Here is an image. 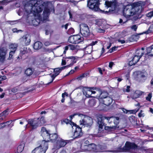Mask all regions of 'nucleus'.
Segmentation results:
<instances>
[{
	"label": "nucleus",
	"mask_w": 153,
	"mask_h": 153,
	"mask_svg": "<svg viewBox=\"0 0 153 153\" xmlns=\"http://www.w3.org/2000/svg\"><path fill=\"white\" fill-rule=\"evenodd\" d=\"M140 4L138 2L134 3L131 5L126 6L123 10V14L124 16L128 17L135 14H138L140 10Z\"/></svg>",
	"instance_id": "nucleus-1"
},
{
	"label": "nucleus",
	"mask_w": 153,
	"mask_h": 153,
	"mask_svg": "<svg viewBox=\"0 0 153 153\" xmlns=\"http://www.w3.org/2000/svg\"><path fill=\"white\" fill-rule=\"evenodd\" d=\"M27 124H26L25 128H31V130L36 129L38 127L43 126L46 122L44 117L42 116L40 118H38L37 120H35L34 119H30L27 121Z\"/></svg>",
	"instance_id": "nucleus-2"
},
{
	"label": "nucleus",
	"mask_w": 153,
	"mask_h": 153,
	"mask_svg": "<svg viewBox=\"0 0 153 153\" xmlns=\"http://www.w3.org/2000/svg\"><path fill=\"white\" fill-rule=\"evenodd\" d=\"M41 135L43 139L52 143H56L59 137V136L56 133L51 134L50 130H47L46 128L45 127H42L41 128Z\"/></svg>",
	"instance_id": "nucleus-3"
},
{
	"label": "nucleus",
	"mask_w": 153,
	"mask_h": 153,
	"mask_svg": "<svg viewBox=\"0 0 153 153\" xmlns=\"http://www.w3.org/2000/svg\"><path fill=\"white\" fill-rule=\"evenodd\" d=\"M138 146L134 143H131L129 141H126L125 146L122 148L121 146L115 148L114 150L112 151L113 152H128L132 150L137 149Z\"/></svg>",
	"instance_id": "nucleus-4"
},
{
	"label": "nucleus",
	"mask_w": 153,
	"mask_h": 153,
	"mask_svg": "<svg viewBox=\"0 0 153 153\" xmlns=\"http://www.w3.org/2000/svg\"><path fill=\"white\" fill-rule=\"evenodd\" d=\"M42 7V6L41 5H39L37 3L34 4L32 6V10L33 12L34 15V16H37L39 17L38 18L34 19L32 21V23L33 26H37L40 23V19H41L42 18L39 13L43 10V8Z\"/></svg>",
	"instance_id": "nucleus-5"
},
{
	"label": "nucleus",
	"mask_w": 153,
	"mask_h": 153,
	"mask_svg": "<svg viewBox=\"0 0 153 153\" xmlns=\"http://www.w3.org/2000/svg\"><path fill=\"white\" fill-rule=\"evenodd\" d=\"M117 3L115 1H105V7L107 8L110 7L108 11L104 10H100V13L107 14H110L114 13L116 10L117 6Z\"/></svg>",
	"instance_id": "nucleus-6"
},
{
	"label": "nucleus",
	"mask_w": 153,
	"mask_h": 153,
	"mask_svg": "<svg viewBox=\"0 0 153 153\" xmlns=\"http://www.w3.org/2000/svg\"><path fill=\"white\" fill-rule=\"evenodd\" d=\"M96 122L97 125L98 126L99 129H103V126H105L104 129L107 131H110L111 129H114L116 128L114 127L113 125H109V126H106V124L104 122V117L101 115L98 116L97 117Z\"/></svg>",
	"instance_id": "nucleus-7"
},
{
	"label": "nucleus",
	"mask_w": 153,
	"mask_h": 153,
	"mask_svg": "<svg viewBox=\"0 0 153 153\" xmlns=\"http://www.w3.org/2000/svg\"><path fill=\"white\" fill-rule=\"evenodd\" d=\"M107 94L105 92H101L99 96L100 101L105 105L108 106L111 105L113 101L112 98L107 96L105 94Z\"/></svg>",
	"instance_id": "nucleus-8"
},
{
	"label": "nucleus",
	"mask_w": 153,
	"mask_h": 153,
	"mask_svg": "<svg viewBox=\"0 0 153 153\" xmlns=\"http://www.w3.org/2000/svg\"><path fill=\"white\" fill-rule=\"evenodd\" d=\"M107 119L109 125H113L114 127L116 128H118L117 126L119 123L120 118L118 117L112 116L110 117H104Z\"/></svg>",
	"instance_id": "nucleus-9"
},
{
	"label": "nucleus",
	"mask_w": 153,
	"mask_h": 153,
	"mask_svg": "<svg viewBox=\"0 0 153 153\" xmlns=\"http://www.w3.org/2000/svg\"><path fill=\"white\" fill-rule=\"evenodd\" d=\"M70 124L71 126L72 127L73 126H74L75 127V129L74 134V138H79L82 137L83 135L82 128L72 121H70Z\"/></svg>",
	"instance_id": "nucleus-10"
},
{
	"label": "nucleus",
	"mask_w": 153,
	"mask_h": 153,
	"mask_svg": "<svg viewBox=\"0 0 153 153\" xmlns=\"http://www.w3.org/2000/svg\"><path fill=\"white\" fill-rule=\"evenodd\" d=\"M93 120L91 117H88L86 119H82L79 121L80 126L82 125L85 127H90L93 124Z\"/></svg>",
	"instance_id": "nucleus-11"
},
{
	"label": "nucleus",
	"mask_w": 153,
	"mask_h": 153,
	"mask_svg": "<svg viewBox=\"0 0 153 153\" xmlns=\"http://www.w3.org/2000/svg\"><path fill=\"white\" fill-rule=\"evenodd\" d=\"M83 38L80 35H71L68 38V41L72 44H78L83 41Z\"/></svg>",
	"instance_id": "nucleus-12"
},
{
	"label": "nucleus",
	"mask_w": 153,
	"mask_h": 153,
	"mask_svg": "<svg viewBox=\"0 0 153 153\" xmlns=\"http://www.w3.org/2000/svg\"><path fill=\"white\" fill-rule=\"evenodd\" d=\"M81 27L80 28V32L83 36L87 37L90 35V33L88 26L86 24H81Z\"/></svg>",
	"instance_id": "nucleus-13"
},
{
	"label": "nucleus",
	"mask_w": 153,
	"mask_h": 153,
	"mask_svg": "<svg viewBox=\"0 0 153 153\" xmlns=\"http://www.w3.org/2000/svg\"><path fill=\"white\" fill-rule=\"evenodd\" d=\"M69 142V140H65L59 137L56 143V148L59 149L62 147H64Z\"/></svg>",
	"instance_id": "nucleus-14"
},
{
	"label": "nucleus",
	"mask_w": 153,
	"mask_h": 153,
	"mask_svg": "<svg viewBox=\"0 0 153 153\" xmlns=\"http://www.w3.org/2000/svg\"><path fill=\"white\" fill-rule=\"evenodd\" d=\"M67 65L70 67L72 66L74 64L76 63L77 59L75 56H70L66 57Z\"/></svg>",
	"instance_id": "nucleus-15"
},
{
	"label": "nucleus",
	"mask_w": 153,
	"mask_h": 153,
	"mask_svg": "<svg viewBox=\"0 0 153 153\" xmlns=\"http://www.w3.org/2000/svg\"><path fill=\"white\" fill-rule=\"evenodd\" d=\"M19 40L22 44L24 45L25 46L29 45L31 42L30 38L28 37L27 35H24L20 38Z\"/></svg>",
	"instance_id": "nucleus-16"
},
{
	"label": "nucleus",
	"mask_w": 153,
	"mask_h": 153,
	"mask_svg": "<svg viewBox=\"0 0 153 153\" xmlns=\"http://www.w3.org/2000/svg\"><path fill=\"white\" fill-rule=\"evenodd\" d=\"M96 149V152H112V151H113V150H107V146L104 143L102 145L99 144L97 145Z\"/></svg>",
	"instance_id": "nucleus-17"
},
{
	"label": "nucleus",
	"mask_w": 153,
	"mask_h": 153,
	"mask_svg": "<svg viewBox=\"0 0 153 153\" xmlns=\"http://www.w3.org/2000/svg\"><path fill=\"white\" fill-rule=\"evenodd\" d=\"M28 51L26 47H24L21 48L20 50V52L19 53V56L22 59H25L28 56L27 54Z\"/></svg>",
	"instance_id": "nucleus-18"
},
{
	"label": "nucleus",
	"mask_w": 153,
	"mask_h": 153,
	"mask_svg": "<svg viewBox=\"0 0 153 153\" xmlns=\"http://www.w3.org/2000/svg\"><path fill=\"white\" fill-rule=\"evenodd\" d=\"M140 59V57L134 55L132 57L131 60L129 62L128 65L130 66L135 65L139 61Z\"/></svg>",
	"instance_id": "nucleus-19"
},
{
	"label": "nucleus",
	"mask_w": 153,
	"mask_h": 153,
	"mask_svg": "<svg viewBox=\"0 0 153 153\" xmlns=\"http://www.w3.org/2000/svg\"><path fill=\"white\" fill-rule=\"evenodd\" d=\"M49 142V141H47V140L43 139V140H42L41 144L39 146V147H40L42 150H43L45 153L48 148V142Z\"/></svg>",
	"instance_id": "nucleus-20"
},
{
	"label": "nucleus",
	"mask_w": 153,
	"mask_h": 153,
	"mask_svg": "<svg viewBox=\"0 0 153 153\" xmlns=\"http://www.w3.org/2000/svg\"><path fill=\"white\" fill-rule=\"evenodd\" d=\"M86 89H83V93L86 97L90 98L92 97L91 96V90H94V87L87 88L85 87Z\"/></svg>",
	"instance_id": "nucleus-21"
},
{
	"label": "nucleus",
	"mask_w": 153,
	"mask_h": 153,
	"mask_svg": "<svg viewBox=\"0 0 153 153\" xmlns=\"http://www.w3.org/2000/svg\"><path fill=\"white\" fill-rule=\"evenodd\" d=\"M7 51L4 48H0V62H3L6 57Z\"/></svg>",
	"instance_id": "nucleus-22"
},
{
	"label": "nucleus",
	"mask_w": 153,
	"mask_h": 153,
	"mask_svg": "<svg viewBox=\"0 0 153 153\" xmlns=\"http://www.w3.org/2000/svg\"><path fill=\"white\" fill-rule=\"evenodd\" d=\"M90 143L89 141L86 140V139L83 140L82 141V150L84 151H86L87 147L89 145Z\"/></svg>",
	"instance_id": "nucleus-23"
},
{
	"label": "nucleus",
	"mask_w": 153,
	"mask_h": 153,
	"mask_svg": "<svg viewBox=\"0 0 153 153\" xmlns=\"http://www.w3.org/2000/svg\"><path fill=\"white\" fill-rule=\"evenodd\" d=\"M87 147L86 151H91L96 152L97 145L94 143H91Z\"/></svg>",
	"instance_id": "nucleus-24"
},
{
	"label": "nucleus",
	"mask_w": 153,
	"mask_h": 153,
	"mask_svg": "<svg viewBox=\"0 0 153 153\" xmlns=\"http://www.w3.org/2000/svg\"><path fill=\"white\" fill-rule=\"evenodd\" d=\"M89 72H85L77 77L76 79L78 81L81 80L84 78L89 77Z\"/></svg>",
	"instance_id": "nucleus-25"
},
{
	"label": "nucleus",
	"mask_w": 153,
	"mask_h": 153,
	"mask_svg": "<svg viewBox=\"0 0 153 153\" xmlns=\"http://www.w3.org/2000/svg\"><path fill=\"white\" fill-rule=\"evenodd\" d=\"M74 148L75 149L76 152L81 151L82 150V146L81 143L76 142L75 143Z\"/></svg>",
	"instance_id": "nucleus-26"
},
{
	"label": "nucleus",
	"mask_w": 153,
	"mask_h": 153,
	"mask_svg": "<svg viewBox=\"0 0 153 153\" xmlns=\"http://www.w3.org/2000/svg\"><path fill=\"white\" fill-rule=\"evenodd\" d=\"M34 71V69L32 68H28L25 70V74L27 76H30L33 74Z\"/></svg>",
	"instance_id": "nucleus-27"
},
{
	"label": "nucleus",
	"mask_w": 153,
	"mask_h": 153,
	"mask_svg": "<svg viewBox=\"0 0 153 153\" xmlns=\"http://www.w3.org/2000/svg\"><path fill=\"white\" fill-rule=\"evenodd\" d=\"M50 12L49 9L47 8L44 9L42 14L43 20H46L48 17L49 14Z\"/></svg>",
	"instance_id": "nucleus-28"
},
{
	"label": "nucleus",
	"mask_w": 153,
	"mask_h": 153,
	"mask_svg": "<svg viewBox=\"0 0 153 153\" xmlns=\"http://www.w3.org/2000/svg\"><path fill=\"white\" fill-rule=\"evenodd\" d=\"M43 45L42 43L39 41L36 42L33 45V48L35 50H39L41 48Z\"/></svg>",
	"instance_id": "nucleus-29"
},
{
	"label": "nucleus",
	"mask_w": 153,
	"mask_h": 153,
	"mask_svg": "<svg viewBox=\"0 0 153 153\" xmlns=\"http://www.w3.org/2000/svg\"><path fill=\"white\" fill-rule=\"evenodd\" d=\"M123 109V111L124 112V113L127 114L128 113H129L130 114H135L139 110L140 108H138L137 109H135L134 110H128L125 109L124 108H122Z\"/></svg>",
	"instance_id": "nucleus-30"
},
{
	"label": "nucleus",
	"mask_w": 153,
	"mask_h": 153,
	"mask_svg": "<svg viewBox=\"0 0 153 153\" xmlns=\"http://www.w3.org/2000/svg\"><path fill=\"white\" fill-rule=\"evenodd\" d=\"M8 110L6 109L1 112L0 114V120H3L7 116V115L8 114Z\"/></svg>",
	"instance_id": "nucleus-31"
},
{
	"label": "nucleus",
	"mask_w": 153,
	"mask_h": 153,
	"mask_svg": "<svg viewBox=\"0 0 153 153\" xmlns=\"http://www.w3.org/2000/svg\"><path fill=\"white\" fill-rule=\"evenodd\" d=\"M18 45L17 44L15 43L11 44L9 46V48L11 51L15 52L17 49Z\"/></svg>",
	"instance_id": "nucleus-32"
},
{
	"label": "nucleus",
	"mask_w": 153,
	"mask_h": 153,
	"mask_svg": "<svg viewBox=\"0 0 153 153\" xmlns=\"http://www.w3.org/2000/svg\"><path fill=\"white\" fill-rule=\"evenodd\" d=\"M32 153H45L40 147L38 146L32 152Z\"/></svg>",
	"instance_id": "nucleus-33"
},
{
	"label": "nucleus",
	"mask_w": 153,
	"mask_h": 153,
	"mask_svg": "<svg viewBox=\"0 0 153 153\" xmlns=\"http://www.w3.org/2000/svg\"><path fill=\"white\" fill-rule=\"evenodd\" d=\"M93 50V47L90 46L89 45L87 46L85 48L84 50L85 52L87 54H90Z\"/></svg>",
	"instance_id": "nucleus-34"
},
{
	"label": "nucleus",
	"mask_w": 153,
	"mask_h": 153,
	"mask_svg": "<svg viewBox=\"0 0 153 153\" xmlns=\"http://www.w3.org/2000/svg\"><path fill=\"white\" fill-rule=\"evenodd\" d=\"M144 54L143 52L141 50L137 49L135 52V55L139 56V57H140L141 58L143 55Z\"/></svg>",
	"instance_id": "nucleus-35"
},
{
	"label": "nucleus",
	"mask_w": 153,
	"mask_h": 153,
	"mask_svg": "<svg viewBox=\"0 0 153 153\" xmlns=\"http://www.w3.org/2000/svg\"><path fill=\"white\" fill-rule=\"evenodd\" d=\"M24 148V144H21L19 145L17 148V151L19 153H22L23 151Z\"/></svg>",
	"instance_id": "nucleus-36"
},
{
	"label": "nucleus",
	"mask_w": 153,
	"mask_h": 153,
	"mask_svg": "<svg viewBox=\"0 0 153 153\" xmlns=\"http://www.w3.org/2000/svg\"><path fill=\"white\" fill-rule=\"evenodd\" d=\"M97 69L99 73L101 75L103 74V71H105V69L104 67L102 68L100 67H98L97 68Z\"/></svg>",
	"instance_id": "nucleus-37"
},
{
	"label": "nucleus",
	"mask_w": 153,
	"mask_h": 153,
	"mask_svg": "<svg viewBox=\"0 0 153 153\" xmlns=\"http://www.w3.org/2000/svg\"><path fill=\"white\" fill-rule=\"evenodd\" d=\"M67 59L66 56H64L63 57V59H62L61 63V65H65L67 64V62L66 61Z\"/></svg>",
	"instance_id": "nucleus-38"
},
{
	"label": "nucleus",
	"mask_w": 153,
	"mask_h": 153,
	"mask_svg": "<svg viewBox=\"0 0 153 153\" xmlns=\"http://www.w3.org/2000/svg\"><path fill=\"white\" fill-rule=\"evenodd\" d=\"M74 32V30L72 28H71L68 29L67 33L68 34L71 35Z\"/></svg>",
	"instance_id": "nucleus-39"
},
{
	"label": "nucleus",
	"mask_w": 153,
	"mask_h": 153,
	"mask_svg": "<svg viewBox=\"0 0 153 153\" xmlns=\"http://www.w3.org/2000/svg\"><path fill=\"white\" fill-rule=\"evenodd\" d=\"M61 72V71L59 68H55L54 70V74L57 75H58Z\"/></svg>",
	"instance_id": "nucleus-40"
},
{
	"label": "nucleus",
	"mask_w": 153,
	"mask_h": 153,
	"mask_svg": "<svg viewBox=\"0 0 153 153\" xmlns=\"http://www.w3.org/2000/svg\"><path fill=\"white\" fill-rule=\"evenodd\" d=\"M117 48V47L115 46L112 47L109 50L108 53H111L113 51H116Z\"/></svg>",
	"instance_id": "nucleus-41"
},
{
	"label": "nucleus",
	"mask_w": 153,
	"mask_h": 153,
	"mask_svg": "<svg viewBox=\"0 0 153 153\" xmlns=\"http://www.w3.org/2000/svg\"><path fill=\"white\" fill-rule=\"evenodd\" d=\"M61 122L62 123H65L67 124H68L70 122L69 120L68 119H62L61 120Z\"/></svg>",
	"instance_id": "nucleus-42"
},
{
	"label": "nucleus",
	"mask_w": 153,
	"mask_h": 153,
	"mask_svg": "<svg viewBox=\"0 0 153 153\" xmlns=\"http://www.w3.org/2000/svg\"><path fill=\"white\" fill-rule=\"evenodd\" d=\"M152 97V94L151 93H149L148 96L146 97V100L150 102L151 101V98Z\"/></svg>",
	"instance_id": "nucleus-43"
},
{
	"label": "nucleus",
	"mask_w": 153,
	"mask_h": 153,
	"mask_svg": "<svg viewBox=\"0 0 153 153\" xmlns=\"http://www.w3.org/2000/svg\"><path fill=\"white\" fill-rule=\"evenodd\" d=\"M57 75H56V74H53L51 76V77L52 78V79L51 80V81L50 82H49L48 83V84H49L51 83L53 81V80H54V79L57 76Z\"/></svg>",
	"instance_id": "nucleus-44"
},
{
	"label": "nucleus",
	"mask_w": 153,
	"mask_h": 153,
	"mask_svg": "<svg viewBox=\"0 0 153 153\" xmlns=\"http://www.w3.org/2000/svg\"><path fill=\"white\" fill-rule=\"evenodd\" d=\"M98 42V41L95 40V41H92V42L91 43L89 44L90 46H91L93 47V46H94Z\"/></svg>",
	"instance_id": "nucleus-45"
},
{
	"label": "nucleus",
	"mask_w": 153,
	"mask_h": 153,
	"mask_svg": "<svg viewBox=\"0 0 153 153\" xmlns=\"http://www.w3.org/2000/svg\"><path fill=\"white\" fill-rule=\"evenodd\" d=\"M68 46L70 49L71 50H73L76 49V47L74 45L70 44L68 45Z\"/></svg>",
	"instance_id": "nucleus-46"
},
{
	"label": "nucleus",
	"mask_w": 153,
	"mask_h": 153,
	"mask_svg": "<svg viewBox=\"0 0 153 153\" xmlns=\"http://www.w3.org/2000/svg\"><path fill=\"white\" fill-rule=\"evenodd\" d=\"M10 1V0H4L2 1H0V4H5Z\"/></svg>",
	"instance_id": "nucleus-47"
},
{
	"label": "nucleus",
	"mask_w": 153,
	"mask_h": 153,
	"mask_svg": "<svg viewBox=\"0 0 153 153\" xmlns=\"http://www.w3.org/2000/svg\"><path fill=\"white\" fill-rule=\"evenodd\" d=\"M97 31L100 33H104L105 32V30L104 29H102L100 28H98Z\"/></svg>",
	"instance_id": "nucleus-48"
},
{
	"label": "nucleus",
	"mask_w": 153,
	"mask_h": 153,
	"mask_svg": "<svg viewBox=\"0 0 153 153\" xmlns=\"http://www.w3.org/2000/svg\"><path fill=\"white\" fill-rule=\"evenodd\" d=\"M15 52H14L13 51H10L9 53V55L8 57V59H11L12 58L13 56V54H14Z\"/></svg>",
	"instance_id": "nucleus-49"
},
{
	"label": "nucleus",
	"mask_w": 153,
	"mask_h": 153,
	"mask_svg": "<svg viewBox=\"0 0 153 153\" xmlns=\"http://www.w3.org/2000/svg\"><path fill=\"white\" fill-rule=\"evenodd\" d=\"M18 90V87H16L11 89V91L12 92L15 93L17 92Z\"/></svg>",
	"instance_id": "nucleus-50"
},
{
	"label": "nucleus",
	"mask_w": 153,
	"mask_h": 153,
	"mask_svg": "<svg viewBox=\"0 0 153 153\" xmlns=\"http://www.w3.org/2000/svg\"><path fill=\"white\" fill-rule=\"evenodd\" d=\"M143 112V111L142 110H141L140 111V112L138 114V116L139 117H144V114L142 113Z\"/></svg>",
	"instance_id": "nucleus-51"
},
{
	"label": "nucleus",
	"mask_w": 153,
	"mask_h": 153,
	"mask_svg": "<svg viewBox=\"0 0 153 153\" xmlns=\"http://www.w3.org/2000/svg\"><path fill=\"white\" fill-rule=\"evenodd\" d=\"M6 126V125L5 124L4 122H3L0 124V129L3 128Z\"/></svg>",
	"instance_id": "nucleus-52"
},
{
	"label": "nucleus",
	"mask_w": 153,
	"mask_h": 153,
	"mask_svg": "<svg viewBox=\"0 0 153 153\" xmlns=\"http://www.w3.org/2000/svg\"><path fill=\"white\" fill-rule=\"evenodd\" d=\"M137 28V26L136 25H133L131 27V29L134 31H136Z\"/></svg>",
	"instance_id": "nucleus-53"
},
{
	"label": "nucleus",
	"mask_w": 153,
	"mask_h": 153,
	"mask_svg": "<svg viewBox=\"0 0 153 153\" xmlns=\"http://www.w3.org/2000/svg\"><path fill=\"white\" fill-rule=\"evenodd\" d=\"M147 16L149 17H151L153 16V11L150 12L147 14Z\"/></svg>",
	"instance_id": "nucleus-54"
},
{
	"label": "nucleus",
	"mask_w": 153,
	"mask_h": 153,
	"mask_svg": "<svg viewBox=\"0 0 153 153\" xmlns=\"http://www.w3.org/2000/svg\"><path fill=\"white\" fill-rule=\"evenodd\" d=\"M69 67L68 66V65H67L66 66H65L62 67H61L59 68V69H60V70L61 71L62 70H63L65 68H68Z\"/></svg>",
	"instance_id": "nucleus-55"
},
{
	"label": "nucleus",
	"mask_w": 153,
	"mask_h": 153,
	"mask_svg": "<svg viewBox=\"0 0 153 153\" xmlns=\"http://www.w3.org/2000/svg\"><path fill=\"white\" fill-rule=\"evenodd\" d=\"M12 122V120H10L5 122L4 123H5V124L7 126H9V125H10L11 124Z\"/></svg>",
	"instance_id": "nucleus-56"
},
{
	"label": "nucleus",
	"mask_w": 153,
	"mask_h": 153,
	"mask_svg": "<svg viewBox=\"0 0 153 153\" xmlns=\"http://www.w3.org/2000/svg\"><path fill=\"white\" fill-rule=\"evenodd\" d=\"M153 50V45L150 46V47H149L148 48L147 50H149L150 52L149 53H151L152 52V50Z\"/></svg>",
	"instance_id": "nucleus-57"
},
{
	"label": "nucleus",
	"mask_w": 153,
	"mask_h": 153,
	"mask_svg": "<svg viewBox=\"0 0 153 153\" xmlns=\"http://www.w3.org/2000/svg\"><path fill=\"white\" fill-rule=\"evenodd\" d=\"M136 94H138L137 95V97H139L142 94V92L141 91H137L135 92Z\"/></svg>",
	"instance_id": "nucleus-58"
},
{
	"label": "nucleus",
	"mask_w": 153,
	"mask_h": 153,
	"mask_svg": "<svg viewBox=\"0 0 153 153\" xmlns=\"http://www.w3.org/2000/svg\"><path fill=\"white\" fill-rule=\"evenodd\" d=\"M76 115V114H73L72 115H71L69 116V118H70V121H72V120L73 118V117L74 116Z\"/></svg>",
	"instance_id": "nucleus-59"
},
{
	"label": "nucleus",
	"mask_w": 153,
	"mask_h": 153,
	"mask_svg": "<svg viewBox=\"0 0 153 153\" xmlns=\"http://www.w3.org/2000/svg\"><path fill=\"white\" fill-rule=\"evenodd\" d=\"M69 25V24L68 23H67L65 25H62V26H61V27L62 28H63V27H65V29H66V30H67L68 28V25Z\"/></svg>",
	"instance_id": "nucleus-60"
},
{
	"label": "nucleus",
	"mask_w": 153,
	"mask_h": 153,
	"mask_svg": "<svg viewBox=\"0 0 153 153\" xmlns=\"http://www.w3.org/2000/svg\"><path fill=\"white\" fill-rule=\"evenodd\" d=\"M129 119L130 121H131V120H134L135 121V116H131L129 117Z\"/></svg>",
	"instance_id": "nucleus-61"
},
{
	"label": "nucleus",
	"mask_w": 153,
	"mask_h": 153,
	"mask_svg": "<svg viewBox=\"0 0 153 153\" xmlns=\"http://www.w3.org/2000/svg\"><path fill=\"white\" fill-rule=\"evenodd\" d=\"M44 45L45 46H48L51 45V42H45Z\"/></svg>",
	"instance_id": "nucleus-62"
},
{
	"label": "nucleus",
	"mask_w": 153,
	"mask_h": 153,
	"mask_svg": "<svg viewBox=\"0 0 153 153\" xmlns=\"http://www.w3.org/2000/svg\"><path fill=\"white\" fill-rule=\"evenodd\" d=\"M114 65V63L113 62H111L109 63V67L110 68H111L113 65Z\"/></svg>",
	"instance_id": "nucleus-63"
},
{
	"label": "nucleus",
	"mask_w": 153,
	"mask_h": 153,
	"mask_svg": "<svg viewBox=\"0 0 153 153\" xmlns=\"http://www.w3.org/2000/svg\"><path fill=\"white\" fill-rule=\"evenodd\" d=\"M65 95H66V96L68 97V94L67 93H66V92L62 93V98H64L65 96Z\"/></svg>",
	"instance_id": "nucleus-64"
}]
</instances>
